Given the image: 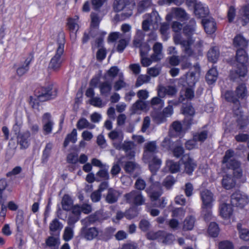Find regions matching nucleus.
I'll use <instances>...</instances> for the list:
<instances>
[{
    "label": "nucleus",
    "instance_id": "obj_1",
    "mask_svg": "<svg viewBox=\"0 0 249 249\" xmlns=\"http://www.w3.org/2000/svg\"><path fill=\"white\" fill-rule=\"evenodd\" d=\"M225 98L229 102H232L234 104L233 112L236 118L238 125L241 128H244L248 124V116L247 114L242 112L239 107L238 99H243L247 96L248 92L244 84L239 85L236 89L234 93L231 91H227L222 94Z\"/></svg>",
    "mask_w": 249,
    "mask_h": 249
},
{
    "label": "nucleus",
    "instance_id": "obj_2",
    "mask_svg": "<svg viewBox=\"0 0 249 249\" xmlns=\"http://www.w3.org/2000/svg\"><path fill=\"white\" fill-rule=\"evenodd\" d=\"M182 28V25L177 21H174L172 24V29L176 33L174 36V42L176 44H180L182 46L184 53L188 56L192 55L193 53V40L191 36L194 31V28H189L186 27L183 29V34L187 38V40L183 39L182 36L178 33Z\"/></svg>",
    "mask_w": 249,
    "mask_h": 249
},
{
    "label": "nucleus",
    "instance_id": "obj_3",
    "mask_svg": "<svg viewBox=\"0 0 249 249\" xmlns=\"http://www.w3.org/2000/svg\"><path fill=\"white\" fill-rule=\"evenodd\" d=\"M53 39L55 42L56 52L54 56L51 59L49 68L54 71L59 70L64 60L63 53L65 43V34L61 31L53 36Z\"/></svg>",
    "mask_w": 249,
    "mask_h": 249
},
{
    "label": "nucleus",
    "instance_id": "obj_4",
    "mask_svg": "<svg viewBox=\"0 0 249 249\" xmlns=\"http://www.w3.org/2000/svg\"><path fill=\"white\" fill-rule=\"evenodd\" d=\"M109 138L112 140L114 146L118 149H122L126 153L127 157L131 159L135 154V145L131 142H122L124 139L123 132L120 130L115 129L108 133Z\"/></svg>",
    "mask_w": 249,
    "mask_h": 249
},
{
    "label": "nucleus",
    "instance_id": "obj_5",
    "mask_svg": "<svg viewBox=\"0 0 249 249\" xmlns=\"http://www.w3.org/2000/svg\"><path fill=\"white\" fill-rule=\"evenodd\" d=\"M156 150L155 142H150L145 144L143 153V160L145 162H149V168L153 174L160 168L161 163L160 159L153 157Z\"/></svg>",
    "mask_w": 249,
    "mask_h": 249
},
{
    "label": "nucleus",
    "instance_id": "obj_6",
    "mask_svg": "<svg viewBox=\"0 0 249 249\" xmlns=\"http://www.w3.org/2000/svg\"><path fill=\"white\" fill-rule=\"evenodd\" d=\"M143 18L142 23L143 30L145 31L151 30L152 32L149 35V39L151 40H156L157 36L154 31L158 29V23L161 20L158 13L156 11H153L150 15H145Z\"/></svg>",
    "mask_w": 249,
    "mask_h": 249
},
{
    "label": "nucleus",
    "instance_id": "obj_7",
    "mask_svg": "<svg viewBox=\"0 0 249 249\" xmlns=\"http://www.w3.org/2000/svg\"><path fill=\"white\" fill-rule=\"evenodd\" d=\"M90 18L91 23L89 30L88 33H85L83 41L84 42H86L91 38L98 37L100 41L98 42V45L100 46V43H102V37H104L106 35V33L99 30L98 27L101 18L97 14L91 13Z\"/></svg>",
    "mask_w": 249,
    "mask_h": 249
},
{
    "label": "nucleus",
    "instance_id": "obj_8",
    "mask_svg": "<svg viewBox=\"0 0 249 249\" xmlns=\"http://www.w3.org/2000/svg\"><path fill=\"white\" fill-rule=\"evenodd\" d=\"M249 60V57L246 51L243 49H239L237 51L236 61V70L232 71L231 77L232 78H236L237 77H244L247 73L246 63Z\"/></svg>",
    "mask_w": 249,
    "mask_h": 249
},
{
    "label": "nucleus",
    "instance_id": "obj_9",
    "mask_svg": "<svg viewBox=\"0 0 249 249\" xmlns=\"http://www.w3.org/2000/svg\"><path fill=\"white\" fill-rule=\"evenodd\" d=\"M56 94L55 89L53 88L52 85H49L46 87L42 88L35 96L31 97L30 104L33 108H37L38 106L39 102H44L53 98Z\"/></svg>",
    "mask_w": 249,
    "mask_h": 249
},
{
    "label": "nucleus",
    "instance_id": "obj_10",
    "mask_svg": "<svg viewBox=\"0 0 249 249\" xmlns=\"http://www.w3.org/2000/svg\"><path fill=\"white\" fill-rule=\"evenodd\" d=\"M200 198L202 202V213L204 218L208 220L211 216V209L214 200L213 195L210 191L205 189L201 191Z\"/></svg>",
    "mask_w": 249,
    "mask_h": 249
},
{
    "label": "nucleus",
    "instance_id": "obj_11",
    "mask_svg": "<svg viewBox=\"0 0 249 249\" xmlns=\"http://www.w3.org/2000/svg\"><path fill=\"white\" fill-rule=\"evenodd\" d=\"M141 34V32L137 33V36L134 40V44L136 47H140L141 54L142 55L141 63L142 66L144 67H148L154 61L152 59V57L149 58L145 57L147 53L150 51V47L147 44H141L142 39V36H140Z\"/></svg>",
    "mask_w": 249,
    "mask_h": 249
},
{
    "label": "nucleus",
    "instance_id": "obj_12",
    "mask_svg": "<svg viewBox=\"0 0 249 249\" xmlns=\"http://www.w3.org/2000/svg\"><path fill=\"white\" fill-rule=\"evenodd\" d=\"M223 163L228 168L233 169L234 177L239 178L241 176L242 171L239 168L240 164L235 160L233 151L229 150L226 152L223 159Z\"/></svg>",
    "mask_w": 249,
    "mask_h": 249
},
{
    "label": "nucleus",
    "instance_id": "obj_13",
    "mask_svg": "<svg viewBox=\"0 0 249 249\" xmlns=\"http://www.w3.org/2000/svg\"><path fill=\"white\" fill-rule=\"evenodd\" d=\"M134 3L130 0H115L114 9L117 12L123 11L122 14L124 18L130 17L132 14Z\"/></svg>",
    "mask_w": 249,
    "mask_h": 249
},
{
    "label": "nucleus",
    "instance_id": "obj_14",
    "mask_svg": "<svg viewBox=\"0 0 249 249\" xmlns=\"http://www.w3.org/2000/svg\"><path fill=\"white\" fill-rule=\"evenodd\" d=\"M72 214L68 219L69 225H73L80 218V214L82 212L85 213H89L91 211V206L88 204H83L82 206L76 205L71 208Z\"/></svg>",
    "mask_w": 249,
    "mask_h": 249
},
{
    "label": "nucleus",
    "instance_id": "obj_15",
    "mask_svg": "<svg viewBox=\"0 0 249 249\" xmlns=\"http://www.w3.org/2000/svg\"><path fill=\"white\" fill-rule=\"evenodd\" d=\"M79 23L78 16L69 18L67 19V25L70 31L71 39L72 42L75 41L76 39V33L80 28Z\"/></svg>",
    "mask_w": 249,
    "mask_h": 249
},
{
    "label": "nucleus",
    "instance_id": "obj_16",
    "mask_svg": "<svg viewBox=\"0 0 249 249\" xmlns=\"http://www.w3.org/2000/svg\"><path fill=\"white\" fill-rule=\"evenodd\" d=\"M181 171L188 175L192 174L196 167V161L188 155L183 156L180 160Z\"/></svg>",
    "mask_w": 249,
    "mask_h": 249
},
{
    "label": "nucleus",
    "instance_id": "obj_17",
    "mask_svg": "<svg viewBox=\"0 0 249 249\" xmlns=\"http://www.w3.org/2000/svg\"><path fill=\"white\" fill-rule=\"evenodd\" d=\"M189 18V16L185 11L181 8H173L166 17V20L170 21L173 19L185 21Z\"/></svg>",
    "mask_w": 249,
    "mask_h": 249
},
{
    "label": "nucleus",
    "instance_id": "obj_18",
    "mask_svg": "<svg viewBox=\"0 0 249 249\" xmlns=\"http://www.w3.org/2000/svg\"><path fill=\"white\" fill-rule=\"evenodd\" d=\"M119 39L117 45V50L119 52H122L125 48L127 42L124 38L123 34L119 32H113L110 34L108 40L109 42H114Z\"/></svg>",
    "mask_w": 249,
    "mask_h": 249
},
{
    "label": "nucleus",
    "instance_id": "obj_19",
    "mask_svg": "<svg viewBox=\"0 0 249 249\" xmlns=\"http://www.w3.org/2000/svg\"><path fill=\"white\" fill-rule=\"evenodd\" d=\"M249 202L248 196L244 194L235 193L231 196V204L236 207L243 208Z\"/></svg>",
    "mask_w": 249,
    "mask_h": 249
},
{
    "label": "nucleus",
    "instance_id": "obj_20",
    "mask_svg": "<svg viewBox=\"0 0 249 249\" xmlns=\"http://www.w3.org/2000/svg\"><path fill=\"white\" fill-rule=\"evenodd\" d=\"M187 2L191 3L190 5L195 6V14L199 18H203L209 13L208 7L207 5L200 2L197 3L196 0H187Z\"/></svg>",
    "mask_w": 249,
    "mask_h": 249
},
{
    "label": "nucleus",
    "instance_id": "obj_21",
    "mask_svg": "<svg viewBox=\"0 0 249 249\" xmlns=\"http://www.w3.org/2000/svg\"><path fill=\"white\" fill-rule=\"evenodd\" d=\"M125 197L128 202L136 205H141L145 201L141 192L136 191H133L130 193L126 194Z\"/></svg>",
    "mask_w": 249,
    "mask_h": 249
},
{
    "label": "nucleus",
    "instance_id": "obj_22",
    "mask_svg": "<svg viewBox=\"0 0 249 249\" xmlns=\"http://www.w3.org/2000/svg\"><path fill=\"white\" fill-rule=\"evenodd\" d=\"M199 67L197 64L191 68L190 71L186 76V84L188 86L194 87L199 75Z\"/></svg>",
    "mask_w": 249,
    "mask_h": 249
},
{
    "label": "nucleus",
    "instance_id": "obj_23",
    "mask_svg": "<svg viewBox=\"0 0 249 249\" xmlns=\"http://www.w3.org/2000/svg\"><path fill=\"white\" fill-rule=\"evenodd\" d=\"M168 106L166 107L162 112V117L158 116L155 118V121L158 123H161L165 120V118L170 117L173 113V105H177V102L174 101H169L168 102Z\"/></svg>",
    "mask_w": 249,
    "mask_h": 249
},
{
    "label": "nucleus",
    "instance_id": "obj_24",
    "mask_svg": "<svg viewBox=\"0 0 249 249\" xmlns=\"http://www.w3.org/2000/svg\"><path fill=\"white\" fill-rule=\"evenodd\" d=\"M185 212L181 208L175 209L173 211L172 216L173 217L169 223V226L173 229H177L179 226V222L177 220L181 219L184 216Z\"/></svg>",
    "mask_w": 249,
    "mask_h": 249
},
{
    "label": "nucleus",
    "instance_id": "obj_25",
    "mask_svg": "<svg viewBox=\"0 0 249 249\" xmlns=\"http://www.w3.org/2000/svg\"><path fill=\"white\" fill-rule=\"evenodd\" d=\"M146 191L152 201L156 200L161 195V186L159 182L153 183Z\"/></svg>",
    "mask_w": 249,
    "mask_h": 249
},
{
    "label": "nucleus",
    "instance_id": "obj_26",
    "mask_svg": "<svg viewBox=\"0 0 249 249\" xmlns=\"http://www.w3.org/2000/svg\"><path fill=\"white\" fill-rule=\"evenodd\" d=\"M177 92V89L171 86L163 87L160 86L158 89V95L161 98L164 97L166 95L173 96Z\"/></svg>",
    "mask_w": 249,
    "mask_h": 249
},
{
    "label": "nucleus",
    "instance_id": "obj_27",
    "mask_svg": "<svg viewBox=\"0 0 249 249\" xmlns=\"http://www.w3.org/2000/svg\"><path fill=\"white\" fill-rule=\"evenodd\" d=\"M219 213L221 217L225 220L230 219L233 213L231 205L226 203H222L219 207Z\"/></svg>",
    "mask_w": 249,
    "mask_h": 249
},
{
    "label": "nucleus",
    "instance_id": "obj_28",
    "mask_svg": "<svg viewBox=\"0 0 249 249\" xmlns=\"http://www.w3.org/2000/svg\"><path fill=\"white\" fill-rule=\"evenodd\" d=\"M99 234L98 230L94 227L93 228H83L81 230V235L86 239L91 240L96 237Z\"/></svg>",
    "mask_w": 249,
    "mask_h": 249
},
{
    "label": "nucleus",
    "instance_id": "obj_29",
    "mask_svg": "<svg viewBox=\"0 0 249 249\" xmlns=\"http://www.w3.org/2000/svg\"><path fill=\"white\" fill-rule=\"evenodd\" d=\"M43 129L46 134L50 133L52 132L53 123L51 119V115L49 113H45L42 118Z\"/></svg>",
    "mask_w": 249,
    "mask_h": 249
},
{
    "label": "nucleus",
    "instance_id": "obj_30",
    "mask_svg": "<svg viewBox=\"0 0 249 249\" xmlns=\"http://www.w3.org/2000/svg\"><path fill=\"white\" fill-rule=\"evenodd\" d=\"M204 29L208 34L213 33L216 30V23L213 18H204L202 20Z\"/></svg>",
    "mask_w": 249,
    "mask_h": 249
},
{
    "label": "nucleus",
    "instance_id": "obj_31",
    "mask_svg": "<svg viewBox=\"0 0 249 249\" xmlns=\"http://www.w3.org/2000/svg\"><path fill=\"white\" fill-rule=\"evenodd\" d=\"M237 18L238 20H241L243 21V25L248 22L249 21V6L245 5L242 7L238 12Z\"/></svg>",
    "mask_w": 249,
    "mask_h": 249
},
{
    "label": "nucleus",
    "instance_id": "obj_32",
    "mask_svg": "<svg viewBox=\"0 0 249 249\" xmlns=\"http://www.w3.org/2000/svg\"><path fill=\"white\" fill-rule=\"evenodd\" d=\"M30 133L27 131L18 136V142L21 148L26 149L30 144Z\"/></svg>",
    "mask_w": 249,
    "mask_h": 249
},
{
    "label": "nucleus",
    "instance_id": "obj_33",
    "mask_svg": "<svg viewBox=\"0 0 249 249\" xmlns=\"http://www.w3.org/2000/svg\"><path fill=\"white\" fill-rule=\"evenodd\" d=\"M148 110L147 104L142 100H139L131 107L132 113H139L141 111Z\"/></svg>",
    "mask_w": 249,
    "mask_h": 249
},
{
    "label": "nucleus",
    "instance_id": "obj_34",
    "mask_svg": "<svg viewBox=\"0 0 249 249\" xmlns=\"http://www.w3.org/2000/svg\"><path fill=\"white\" fill-rule=\"evenodd\" d=\"M183 113L185 115L184 123L189 126L192 124V117L195 114V110L191 105H187L183 107Z\"/></svg>",
    "mask_w": 249,
    "mask_h": 249
},
{
    "label": "nucleus",
    "instance_id": "obj_35",
    "mask_svg": "<svg viewBox=\"0 0 249 249\" xmlns=\"http://www.w3.org/2000/svg\"><path fill=\"white\" fill-rule=\"evenodd\" d=\"M94 38L95 42L92 44V47L93 49H95L96 48H99L97 53V58L99 60H103L105 58L106 55V51L102 47L103 37H102V43H100V46L98 45V42L100 41L99 40V37H98L97 38Z\"/></svg>",
    "mask_w": 249,
    "mask_h": 249
},
{
    "label": "nucleus",
    "instance_id": "obj_36",
    "mask_svg": "<svg viewBox=\"0 0 249 249\" xmlns=\"http://www.w3.org/2000/svg\"><path fill=\"white\" fill-rule=\"evenodd\" d=\"M162 49V46L160 43L157 42L153 46L154 53L151 56L153 61H159L163 57Z\"/></svg>",
    "mask_w": 249,
    "mask_h": 249
},
{
    "label": "nucleus",
    "instance_id": "obj_37",
    "mask_svg": "<svg viewBox=\"0 0 249 249\" xmlns=\"http://www.w3.org/2000/svg\"><path fill=\"white\" fill-rule=\"evenodd\" d=\"M194 87H188L180 92L179 101L183 102L185 99L191 100L194 97Z\"/></svg>",
    "mask_w": 249,
    "mask_h": 249
},
{
    "label": "nucleus",
    "instance_id": "obj_38",
    "mask_svg": "<svg viewBox=\"0 0 249 249\" xmlns=\"http://www.w3.org/2000/svg\"><path fill=\"white\" fill-rule=\"evenodd\" d=\"M33 56L30 55L25 60L24 64L19 67L17 70V72L19 76H22L25 74L29 69V65L32 61Z\"/></svg>",
    "mask_w": 249,
    "mask_h": 249
},
{
    "label": "nucleus",
    "instance_id": "obj_39",
    "mask_svg": "<svg viewBox=\"0 0 249 249\" xmlns=\"http://www.w3.org/2000/svg\"><path fill=\"white\" fill-rule=\"evenodd\" d=\"M46 245L52 249H56L60 244L59 236L49 237L46 240Z\"/></svg>",
    "mask_w": 249,
    "mask_h": 249
},
{
    "label": "nucleus",
    "instance_id": "obj_40",
    "mask_svg": "<svg viewBox=\"0 0 249 249\" xmlns=\"http://www.w3.org/2000/svg\"><path fill=\"white\" fill-rule=\"evenodd\" d=\"M218 73L215 68H212L207 72L206 79L209 84H212L214 83L217 78Z\"/></svg>",
    "mask_w": 249,
    "mask_h": 249
},
{
    "label": "nucleus",
    "instance_id": "obj_41",
    "mask_svg": "<svg viewBox=\"0 0 249 249\" xmlns=\"http://www.w3.org/2000/svg\"><path fill=\"white\" fill-rule=\"evenodd\" d=\"M73 228V225H69V226L65 227L63 235V238L65 241H69L73 238L74 235Z\"/></svg>",
    "mask_w": 249,
    "mask_h": 249
},
{
    "label": "nucleus",
    "instance_id": "obj_42",
    "mask_svg": "<svg viewBox=\"0 0 249 249\" xmlns=\"http://www.w3.org/2000/svg\"><path fill=\"white\" fill-rule=\"evenodd\" d=\"M181 163H178L171 160H168L166 162V167L172 173H175L181 171Z\"/></svg>",
    "mask_w": 249,
    "mask_h": 249
},
{
    "label": "nucleus",
    "instance_id": "obj_43",
    "mask_svg": "<svg viewBox=\"0 0 249 249\" xmlns=\"http://www.w3.org/2000/svg\"><path fill=\"white\" fill-rule=\"evenodd\" d=\"M78 129L81 130L84 128L93 129L95 125L91 124L87 119L81 118L78 120L76 124Z\"/></svg>",
    "mask_w": 249,
    "mask_h": 249
},
{
    "label": "nucleus",
    "instance_id": "obj_44",
    "mask_svg": "<svg viewBox=\"0 0 249 249\" xmlns=\"http://www.w3.org/2000/svg\"><path fill=\"white\" fill-rule=\"evenodd\" d=\"M237 228L239 232V236L241 240L244 241L249 240V230L242 227L241 224H238Z\"/></svg>",
    "mask_w": 249,
    "mask_h": 249
},
{
    "label": "nucleus",
    "instance_id": "obj_45",
    "mask_svg": "<svg viewBox=\"0 0 249 249\" xmlns=\"http://www.w3.org/2000/svg\"><path fill=\"white\" fill-rule=\"evenodd\" d=\"M222 185L226 189H230L234 187L235 185V180L229 175H226L223 177Z\"/></svg>",
    "mask_w": 249,
    "mask_h": 249
},
{
    "label": "nucleus",
    "instance_id": "obj_46",
    "mask_svg": "<svg viewBox=\"0 0 249 249\" xmlns=\"http://www.w3.org/2000/svg\"><path fill=\"white\" fill-rule=\"evenodd\" d=\"M127 84L124 81L123 73L119 74V80L116 81L114 84V89L115 90H119L125 88Z\"/></svg>",
    "mask_w": 249,
    "mask_h": 249
},
{
    "label": "nucleus",
    "instance_id": "obj_47",
    "mask_svg": "<svg viewBox=\"0 0 249 249\" xmlns=\"http://www.w3.org/2000/svg\"><path fill=\"white\" fill-rule=\"evenodd\" d=\"M63 209L69 211L71 209L72 206V201L68 195H64L62 200Z\"/></svg>",
    "mask_w": 249,
    "mask_h": 249
},
{
    "label": "nucleus",
    "instance_id": "obj_48",
    "mask_svg": "<svg viewBox=\"0 0 249 249\" xmlns=\"http://www.w3.org/2000/svg\"><path fill=\"white\" fill-rule=\"evenodd\" d=\"M77 133L75 129H73L71 132L68 134L64 142L65 147L67 146L70 142L75 143L77 141Z\"/></svg>",
    "mask_w": 249,
    "mask_h": 249
},
{
    "label": "nucleus",
    "instance_id": "obj_49",
    "mask_svg": "<svg viewBox=\"0 0 249 249\" xmlns=\"http://www.w3.org/2000/svg\"><path fill=\"white\" fill-rule=\"evenodd\" d=\"M219 53L216 48H213L209 50L208 53V58L210 61L215 62L218 59Z\"/></svg>",
    "mask_w": 249,
    "mask_h": 249
},
{
    "label": "nucleus",
    "instance_id": "obj_50",
    "mask_svg": "<svg viewBox=\"0 0 249 249\" xmlns=\"http://www.w3.org/2000/svg\"><path fill=\"white\" fill-rule=\"evenodd\" d=\"M119 193L116 191L110 189L108 190V194L106 197L107 201L112 203L117 201Z\"/></svg>",
    "mask_w": 249,
    "mask_h": 249
},
{
    "label": "nucleus",
    "instance_id": "obj_51",
    "mask_svg": "<svg viewBox=\"0 0 249 249\" xmlns=\"http://www.w3.org/2000/svg\"><path fill=\"white\" fill-rule=\"evenodd\" d=\"M63 228V225L58 219H53L50 224V230L51 231H60Z\"/></svg>",
    "mask_w": 249,
    "mask_h": 249
},
{
    "label": "nucleus",
    "instance_id": "obj_52",
    "mask_svg": "<svg viewBox=\"0 0 249 249\" xmlns=\"http://www.w3.org/2000/svg\"><path fill=\"white\" fill-rule=\"evenodd\" d=\"M233 44L236 46L244 47L247 45L248 42L242 36L239 35L234 37Z\"/></svg>",
    "mask_w": 249,
    "mask_h": 249
},
{
    "label": "nucleus",
    "instance_id": "obj_53",
    "mask_svg": "<svg viewBox=\"0 0 249 249\" xmlns=\"http://www.w3.org/2000/svg\"><path fill=\"white\" fill-rule=\"evenodd\" d=\"M209 234L213 237L217 236L218 234L219 230L218 225L214 222L211 223L208 228Z\"/></svg>",
    "mask_w": 249,
    "mask_h": 249
},
{
    "label": "nucleus",
    "instance_id": "obj_54",
    "mask_svg": "<svg viewBox=\"0 0 249 249\" xmlns=\"http://www.w3.org/2000/svg\"><path fill=\"white\" fill-rule=\"evenodd\" d=\"M165 235L164 231H159L157 232L150 231L147 234V237L148 239L150 240H156L158 239L160 241V240H161V236H163Z\"/></svg>",
    "mask_w": 249,
    "mask_h": 249
},
{
    "label": "nucleus",
    "instance_id": "obj_55",
    "mask_svg": "<svg viewBox=\"0 0 249 249\" xmlns=\"http://www.w3.org/2000/svg\"><path fill=\"white\" fill-rule=\"evenodd\" d=\"M169 24L167 23H163L160 28V32L164 40H167L168 36V32L169 30Z\"/></svg>",
    "mask_w": 249,
    "mask_h": 249
},
{
    "label": "nucleus",
    "instance_id": "obj_56",
    "mask_svg": "<svg viewBox=\"0 0 249 249\" xmlns=\"http://www.w3.org/2000/svg\"><path fill=\"white\" fill-rule=\"evenodd\" d=\"M152 4L150 0H143L138 4V10L139 12H142L144 10L151 6Z\"/></svg>",
    "mask_w": 249,
    "mask_h": 249
},
{
    "label": "nucleus",
    "instance_id": "obj_57",
    "mask_svg": "<svg viewBox=\"0 0 249 249\" xmlns=\"http://www.w3.org/2000/svg\"><path fill=\"white\" fill-rule=\"evenodd\" d=\"M195 219L192 216L187 217L184 221L183 229L186 230H192L194 226Z\"/></svg>",
    "mask_w": 249,
    "mask_h": 249
},
{
    "label": "nucleus",
    "instance_id": "obj_58",
    "mask_svg": "<svg viewBox=\"0 0 249 249\" xmlns=\"http://www.w3.org/2000/svg\"><path fill=\"white\" fill-rule=\"evenodd\" d=\"M7 186V182L5 179L0 180V204H1L6 199V197L3 196V191Z\"/></svg>",
    "mask_w": 249,
    "mask_h": 249
},
{
    "label": "nucleus",
    "instance_id": "obj_59",
    "mask_svg": "<svg viewBox=\"0 0 249 249\" xmlns=\"http://www.w3.org/2000/svg\"><path fill=\"white\" fill-rule=\"evenodd\" d=\"M100 88L101 94H105L106 93H108L111 89V82L106 81L103 83L101 85Z\"/></svg>",
    "mask_w": 249,
    "mask_h": 249
},
{
    "label": "nucleus",
    "instance_id": "obj_60",
    "mask_svg": "<svg viewBox=\"0 0 249 249\" xmlns=\"http://www.w3.org/2000/svg\"><path fill=\"white\" fill-rule=\"evenodd\" d=\"M208 133L205 130H203L196 133L194 135V138L196 142H202L204 141L207 137Z\"/></svg>",
    "mask_w": 249,
    "mask_h": 249
},
{
    "label": "nucleus",
    "instance_id": "obj_61",
    "mask_svg": "<svg viewBox=\"0 0 249 249\" xmlns=\"http://www.w3.org/2000/svg\"><path fill=\"white\" fill-rule=\"evenodd\" d=\"M150 80V77L149 76L147 75H141L137 79L136 86V87H139L142 84L149 82Z\"/></svg>",
    "mask_w": 249,
    "mask_h": 249
},
{
    "label": "nucleus",
    "instance_id": "obj_62",
    "mask_svg": "<svg viewBox=\"0 0 249 249\" xmlns=\"http://www.w3.org/2000/svg\"><path fill=\"white\" fill-rule=\"evenodd\" d=\"M184 0H160L158 1V4L160 5H170L172 3H174L177 5H181Z\"/></svg>",
    "mask_w": 249,
    "mask_h": 249
},
{
    "label": "nucleus",
    "instance_id": "obj_63",
    "mask_svg": "<svg viewBox=\"0 0 249 249\" xmlns=\"http://www.w3.org/2000/svg\"><path fill=\"white\" fill-rule=\"evenodd\" d=\"M172 129L176 133V135L180 136L183 130L181 124L179 122H175L172 124Z\"/></svg>",
    "mask_w": 249,
    "mask_h": 249
},
{
    "label": "nucleus",
    "instance_id": "obj_64",
    "mask_svg": "<svg viewBox=\"0 0 249 249\" xmlns=\"http://www.w3.org/2000/svg\"><path fill=\"white\" fill-rule=\"evenodd\" d=\"M137 165L132 161H128L124 165V169L126 172L131 173L135 170H137Z\"/></svg>",
    "mask_w": 249,
    "mask_h": 249
}]
</instances>
